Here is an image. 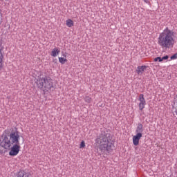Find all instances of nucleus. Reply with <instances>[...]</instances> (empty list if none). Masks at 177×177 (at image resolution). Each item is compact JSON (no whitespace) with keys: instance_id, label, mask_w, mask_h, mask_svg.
<instances>
[{"instance_id":"f03ea898","label":"nucleus","mask_w":177,"mask_h":177,"mask_svg":"<svg viewBox=\"0 0 177 177\" xmlns=\"http://www.w3.org/2000/svg\"><path fill=\"white\" fill-rule=\"evenodd\" d=\"M159 46L165 49H169L175 45V33L167 27L158 38Z\"/></svg>"},{"instance_id":"1a4fd4ad","label":"nucleus","mask_w":177,"mask_h":177,"mask_svg":"<svg viewBox=\"0 0 177 177\" xmlns=\"http://www.w3.org/2000/svg\"><path fill=\"white\" fill-rule=\"evenodd\" d=\"M145 70H146V66H141L137 68L136 72L138 75H142L145 73Z\"/></svg>"},{"instance_id":"7ed1b4c3","label":"nucleus","mask_w":177,"mask_h":177,"mask_svg":"<svg viewBox=\"0 0 177 177\" xmlns=\"http://www.w3.org/2000/svg\"><path fill=\"white\" fill-rule=\"evenodd\" d=\"M95 145L100 151H111L113 150V143L105 135H100L95 140Z\"/></svg>"},{"instance_id":"2eb2a0df","label":"nucleus","mask_w":177,"mask_h":177,"mask_svg":"<svg viewBox=\"0 0 177 177\" xmlns=\"http://www.w3.org/2000/svg\"><path fill=\"white\" fill-rule=\"evenodd\" d=\"M85 147V141L82 140L80 145V149H84Z\"/></svg>"},{"instance_id":"0eeeda50","label":"nucleus","mask_w":177,"mask_h":177,"mask_svg":"<svg viewBox=\"0 0 177 177\" xmlns=\"http://www.w3.org/2000/svg\"><path fill=\"white\" fill-rule=\"evenodd\" d=\"M2 44L0 43V70L3 68V62L5 60V56L3 53H2Z\"/></svg>"},{"instance_id":"4468645a","label":"nucleus","mask_w":177,"mask_h":177,"mask_svg":"<svg viewBox=\"0 0 177 177\" xmlns=\"http://www.w3.org/2000/svg\"><path fill=\"white\" fill-rule=\"evenodd\" d=\"M84 100L86 103H91L92 102V98L89 96H87L84 98Z\"/></svg>"},{"instance_id":"ddd939ff","label":"nucleus","mask_w":177,"mask_h":177,"mask_svg":"<svg viewBox=\"0 0 177 177\" xmlns=\"http://www.w3.org/2000/svg\"><path fill=\"white\" fill-rule=\"evenodd\" d=\"M17 177H28V174H27V173H26L24 171H20L18 173Z\"/></svg>"},{"instance_id":"6e6552de","label":"nucleus","mask_w":177,"mask_h":177,"mask_svg":"<svg viewBox=\"0 0 177 177\" xmlns=\"http://www.w3.org/2000/svg\"><path fill=\"white\" fill-rule=\"evenodd\" d=\"M60 53V48L55 47L51 51V56L53 57H57V56H59V54Z\"/></svg>"},{"instance_id":"20e7f679","label":"nucleus","mask_w":177,"mask_h":177,"mask_svg":"<svg viewBox=\"0 0 177 177\" xmlns=\"http://www.w3.org/2000/svg\"><path fill=\"white\" fill-rule=\"evenodd\" d=\"M37 85L39 88H42L44 86V88L49 92L52 91L55 87L53 86V81L49 77H39L37 81Z\"/></svg>"},{"instance_id":"f8f14e48","label":"nucleus","mask_w":177,"mask_h":177,"mask_svg":"<svg viewBox=\"0 0 177 177\" xmlns=\"http://www.w3.org/2000/svg\"><path fill=\"white\" fill-rule=\"evenodd\" d=\"M66 24L67 26V27H73V26H74V21L71 19H67L66 21Z\"/></svg>"},{"instance_id":"9b49d317","label":"nucleus","mask_w":177,"mask_h":177,"mask_svg":"<svg viewBox=\"0 0 177 177\" xmlns=\"http://www.w3.org/2000/svg\"><path fill=\"white\" fill-rule=\"evenodd\" d=\"M58 60L61 63V64H64L65 63H67V58H66V55L64 56V57H58Z\"/></svg>"},{"instance_id":"423d86ee","label":"nucleus","mask_w":177,"mask_h":177,"mask_svg":"<svg viewBox=\"0 0 177 177\" xmlns=\"http://www.w3.org/2000/svg\"><path fill=\"white\" fill-rule=\"evenodd\" d=\"M138 100L140 102L138 103L139 110L142 111V110H143L146 106V99H145V95L140 94L138 96Z\"/></svg>"},{"instance_id":"39448f33","label":"nucleus","mask_w":177,"mask_h":177,"mask_svg":"<svg viewBox=\"0 0 177 177\" xmlns=\"http://www.w3.org/2000/svg\"><path fill=\"white\" fill-rule=\"evenodd\" d=\"M136 133V135L133 136V145L134 146H138L139 142L143 136V125L142 124H138Z\"/></svg>"},{"instance_id":"f257e3e1","label":"nucleus","mask_w":177,"mask_h":177,"mask_svg":"<svg viewBox=\"0 0 177 177\" xmlns=\"http://www.w3.org/2000/svg\"><path fill=\"white\" fill-rule=\"evenodd\" d=\"M0 146L10 150L9 156L15 157L20 152V135L19 131H12L8 136H3L2 140L0 142Z\"/></svg>"},{"instance_id":"f3484780","label":"nucleus","mask_w":177,"mask_h":177,"mask_svg":"<svg viewBox=\"0 0 177 177\" xmlns=\"http://www.w3.org/2000/svg\"><path fill=\"white\" fill-rule=\"evenodd\" d=\"M144 2H145V3H149L150 1L149 0H144Z\"/></svg>"},{"instance_id":"9d476101","label":"nucleus","mask_w":177,"mask_h":177,"mask_svg":"<svg viewBox=\"0 0 177 177\" xmlns=\"http://www.w3.org/2000/svg\"><path fill=\"white\" fill-rule=\"evenodd\" d=\"M169 57L168 55H165V57H157L154 58L153 62H164V60H168Z\"/></svg>"},{"instance_id":"dca6fc26","label":"nucleus","mask_w":177,"mask_h":177,"mask_svg":"<svg viewBox=\"0 0 177 177\" xmlns=\"http://www.w3.org/2000/svg\"><path fill=\"white\" fill-rule=\"evenodd\" d=\"M171 60H176V59H177V53H175L174 55H173L171 57H170Z\"/></svg>"}]
</instances>
